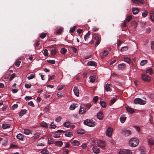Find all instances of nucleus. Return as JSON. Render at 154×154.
<instances>
[{
  "mask_svg": "<svg viewBox=\"0 0 154 154\" xmlns=\"http://www.w3.org/2000/svg\"><path fill=\"white\" fill-rule=\"evenodd\" d=\"M139 143V140L135 138L131 139L129 142V145L132 147H135L137 146Z\"/></svg>",
  "mask_w": 154,
  "mask_h": 154,
  "instance_id": "nucleus-1",
  "label": "nucleus"
},
{
  "mask_svg": "<svg viewBox=\"0 0 154 154\" xmlns=\"http://www.w3.org/2000/svg\"><path fill=\"white\" fill-rule=\"evenodd\" d=\"M83 123L84 125L89 127H94L96 125V123L92 120L87 119Z\"/></svg>",
  "mask_w": 154,
  "mask_h": 154,
  "instance_id": "nucleus-2",
  "label": "nucleus"
},
{
  "mask_svg": "<svg viewBox=\"0 0 154 154\" xmlns=\"http://www.w3.org/2000/svg\"><path fill=\"white\" fill-rule=\"evenodd\" d=\"M113 132V128L111 127H109L106 130V135L108 137H110L112 136Z\"/></svg>",
  "mask_w": 154,
  "mask_h": 154,
  "instance_id": "nucleus-3",
  "label": "nucleus"
},
{
  "mask_svg": "<svg viewBox=\"0 0 154 154\" xmlns=\"http://www.w3.org/2000/svg\"><path fill=\"white\" fill-rule=\"evenodd\" d=\"M134 103L135 104L144 105L146 103V101L140 98H137L134 100Z\"/></svg>",
  "mask_w": 154,
  "mask_h": 154,
  "instance_id": "nucleus-4",
  "label": "nucleus"
},
{
  "mask_svg": "<svg viewBox=\"0 0 154 154\" xmlns=\"http://www.w3.org/2000/svg\"><path fill=\"white\" fill-rule=\"evenodd\" d=\"M141 78L143 80L146 82L150 81L151 80V78L145 74H142L141 76Z\"/></svg>",
  "mask_w": 154,
  "mask_h": 154,
  "instance_id": "nucleus-5",
  "label": "nucleus"
},
{
  "mask_svg": "<svg viewBox=\"0 0 154 154\" xmlns=\"http://www.w3.org/2000/svg\"><path fill=\"white\" fill-rule=\"evenodd\" d=\"M121 133L125 136H128L131 134V132L129 130L125 129L121 131Z\"/></svg>",
  "mask_w": 154,
  "mask_h": 154,
  "instance_id": "nucleus-6",
  "label": "nucleus"
},
{
  "mask_svg": "<svg viewBox=\"0 0 154 154\" xmlns=\"http://www.w3.org/2000/svg\"><path fill=\"white\" fill-rule=\"evenodd\" d=\"M97 144L99 147L102 148L105 147L106 146L105 141L101 140H98Z\"/></svg>",
  "mask_w": 154,
  "mask_h": 154,
  "instance_id": "nucleus-7",
  "label": "nucleus"
},
{
  "mask_svg": "<svg viewBox=\"0 0 154 154\" xmlns=\"http://www.w3.org/2000/svg\"><path fill=\"white\" fill-rule=\"evenodd\" d=\"M105 90L107 91H112V86L109 84H107L104 86Z\"/></svg>",
  "mask_w": 154,
  "mask_h": 154,
  "instance_id": "nucleus-8",
  "label": "nucleus"
},
{
  "mask_svg": "<svg viewBox=\"0 0 154 154\" xmlns=\"http://www.w3.org/2000/svg\"><path fill=\"white\" fill-rule=\"evenodd\" d=\"M92 150L94 152L95 154H98L100 152V150L99 148L96 146L93 147Z\"/></svg>",
  "mask_w": 154,
  "mask_h": 154,
  "instance_id": "nucleus-9",
  "label": "nucleus"
},
{
  "mask_svg": "<svg viewBox=\"0 0 154 154\" xmlns=\"http://www.w3.org/2000/svg\"><path fill=\"white\" fill-rule=\"evenodd\" d=\"M86 110L83 105L81 106L79 110V113L81 115L83 114L86 111Z\"/></svg>",
  "mask_w": 154,
  "mask_h": 154,
  "instance_id": "nucleus-10",
  "label": "nucleus"
},
{
  "mask_svg": "<svg viewBox=\"0 0 154 154\" xmlns=\"http://www.w3.org/2000/svg\"><path fill=\"white\" fill-rule=\"evenodd\" d=\"M93 37L96 41V45L97 46L100 42V41L99 40V38L98 36L95 34H94Z\"/></svg>",
  "mask_w": 154,
  "mask_h": 154,
  "instance_id": "nucleus-11",
  "label": "nucleus"
},
{
  "mask_svg": "<svg viewBox=\"0 0 154 154\" xmlns=\"http://www.w3.org/2000/svg\"><path fill=\"white\" fill-rule=\"evenodd\" d=\"M73 91L75 95L78 97L79 95V90L77 87H75L73 89Z\"/></svg>",
  "mask_w": 154,
  "mask_h": 154,
  "instance_id": "nucleus-12",
  "label": "nucleus"
},
{
  "mask_svg": "<svg viewBox=\"0 0 154 154\" xmlns=\"http://www.w3.org/2000/svg\"><path fill=\"white\" fill-rule=\"evenodd\" d=\"M78 106V104L76 103H72L70 106L69 109L71 110H74Z\"/></svg>",
  "mask_w": 154,
  "mask_h": 154,
  "instance_id": "nucleus-13",
  "label": "nucleus"
},
{
  "mask_svg": "<svg viewBox=\"0 0 154 154\" xmlns=\"http://www.w3.org/2000/svg\"><path fill=\"white\" fill-rule=\"evenodd\" d=\"M87 65L88 66H96L97 65V63L94 61H89L87 63Z\"/></svg>",
  "mask_w": 154,
  "mask_h": 154,
  "instance_id": "nucleus-14",
  "label": "nucleus"
},
{
  "mask_svg": "<svg viewBox=\"0 0 154 154\" xmlns=\"http://www.w3.org/2000/svg\"><path fill=\"white\" fill-rule=\"evenodd\" d=\"M54 144L55 146L60 147L62 146L63 142L61 141H57L55 142Z\"/></svg>",
  "mask_w": 154,
  "mask_h": 154,
  "instance_id": "nucleus-15",
  "label": "nucleus"
},
{
  "mask_svg": "<svg viewBox=\"0 0 154 154\" xmlns=\"http://www.w3.org/2000/svg\"><path fill=\"white\" fill-rule=\"evenodd\" d=\"M126 66L125 63H122L118 65V68L119 70H122L124 69Z\"/></svg>",
  "mask_w": 154,
  "mask_h": 154,
  "instance_id": "nucleus-16",
  "label": "nucleus"
},
{
  "mask_svg": "<svg viewBox=\"0 0 154 154\" xmlns=\"http://www.w3.org/2000/svg\"><path fill=\"white\" fill-rule=\"evenodd\" d=\"M135 3L137 4H141L144 2L143 0H132Z\"/></svg>",
  "mask_w": 154,
  "mask_h": 154,
  "instance_id": "nucleus-17",
  "label": "nucleus"
},
{
  "mask_svg": "<svg viewBox=\"0 0 154 154\" xmlns=\"http://www.w3.org/2000/svg\"><path fill=\"white\" fill-rule=\"evenodd\" d=\"M100 103L103 107H106V104L105 102L101 100H100Z\"/></svg>",
  "mask_w": 154,
  "mask_h": 154,
  "instance_id": "nucleus-18",
  "label": "nucleus"
},
{
  "mask_svg": "<svg viewBox=\"0 0 154 154\" xmlns=\"http://www.w3.org/2000/svg\"><path fill=\"white\" fill-rule=\"evenodd\" d=\"M23 133L26 135H29L30 134H32V132L29 129H25L24 130Z\"/></svg>",
  "mask_w": 154,
  "mask_h": 154,
  "instance_id": "nucleus-19",
  "label": "nucleus"
},
{
  "mask_svg": "<svg viewBox=\"0 0 154 154\" xmlns=\"http://www.w3.org/2000/svg\"><path fill=\"white\" fill-rule=\"evenodd\" d=\"M71 143L73 146H78L80 144L79 142L77 140H74Z\"/></svg>",
  "mask_w": 154,
  "mask_h": 154,
  "instance_id": "nucleus-20",
  "label": "nucleus"
},
{
  "mask_svg": "<svg viewBox=\"0 0 154 154\" xmlns=\"http://www.w3.org/2000/svg\"><path fill=\"white\" fill-rule=\"evenodd\" d=\"M148 143L149 145H153L154 144V139L152 138H149L148 140Z\"/></svg>",
  "mask_w": 154,
  "mask_h": 154,
  "instance_id": "nucleus-21",
  "label": "nucleus"
},
{
  "mask_svg": "<svg viewBox=\"0 0 154 154\" xmlns=\"http://www.w3.org/2000/svg\"><path fill=\"white\" fill-rule=\"evenodd\" d=\"M126 109L127 112L130 114H132L134 112L133 109L128 106L126 107Z\"/></svg>",
  "mask_w": 154,
  "mask_h": 154,
  "instance_id": "nucleus-22",
  "label": "nucleus"
},
{
  "mask_svg": "<svg viewBox=\"0 0 154 154\" xmlns=\"http://www.w3.org/2000/svg\"><path fill=\"white\" fill-rule=\"evenodd\" d=\"M139 11V10L137 8H134L132 10L133 14L134 15L137 14Z\"/></svg>",
  "mask_w": 154,
  "mask_h": 154,
  "instance_id": "nucleus-23",
  "label": "nucleus"
},
{
  "mask_svg": "<svg viewBox=\"0 0 154 154\" xmlns=\"http://www.w3.org/2000/svg\"><path fill=\"white\" fill-rule=\"evenodd\" d=\"M126 119V117L124 116H121L120 118V121L122 123H124Z\"/></svg>",
  "mask_w": 154,
  "mask_h": 154,
  "instance_id": "nucleus-24",
  "label": "nucleus"
},
{
  "mask_svg": "<svg viewBox=\"0 0 154 154\" xmlns=\"http://www.w3.org/2000/svg\"><path fill=\"white\" fill-rule=\"evenodd\" d=\"M40 125L41 127L44 128H47L48 127V124L46 122L44 121L41 122L40 124Z\"/></svg>",
  "mask_w": 154,
  "mask_h": 154,
  "instance_id": "nucleus-25",
  "label": "nucleus"
},
{
  "mask_svg": "<svg viewBox=\"0 0 154 154\" xmlns=\"http://www.w3.org/2000/svg\"><path fill=\"white\" fill-rule=\"evenodd\" d=\"M71 123L69 122H66L63 124L64 126L66 128L70 127V125Z\"/></svg>",
  "mask_w": 154,
  "mask_h": 154,
  "instance_id": "nucleus-26",
  "label": "nucleus"
},
{
  "mask_svg": "<svg viewBox=\"0 0 154 154\" xmlns=\"http://www.w3.org/2000/svg\"><path fill=\"white\" fill-rule=\"evenodd\" d=\"M146 72L149 73L150 75L152 74V69L150 68H148L146 70Z\"/></svg>",
  "mask_w": 154,
  "mask_h": 154,
  "instance_id": "nucleus-27",
  "label": "nucleus"
},
{
  "mask_svg": "<svg viewBox=\"0 0 154 154\" xmlns=\"http://www.w3.org/2000/svg\"><path fill=\"white\" fill-rule=\"evenodd\" d=\"M131 25L133 28H135L137 26V23L135 21H133L131 23Z\"/></svg>",
  "mask_w": 154,
  "mask_h": 154,
  "instance_id": "nucleus-28",
  "label": "nucleus"
},
{
  "mask_svg": "<svg viewBox=\"0 0 154 154\" xmlns=\"http://www.w3.org/2000/svg\"><path fill=\"white\" fill-rule=\"evenodd\" d=\"M85 133V131L82 129H79L78 130L77 133L79 134H82Z\"/></svg>",
  "mask_w": 154,
  "mask_h": 154,
  "instance_id": "nucleus-29",
  "label": "nucleus"
},
{
  "mask_svg": "<svg viewBox=\"0 0 154 154\" xmlns=\"http://www.w3.org/2000/svg\"><path fill=\"white\" fill-rule=\"evenodd\" d=\"M17 139L21 140H23V136L22 134H18L17 136Z\"/></svg>",
  "mask_w": 154,
  "mask_h": 154,
  "instance_id": "nucleus-30",
  "label": "nucleus"
},
{
  "mask_svg": "<svg viewBox=\"0 0 154 154\" xmlns=\"http://www.w3.org/2000/svg\"><path fill=\"white\" fill-rule=\"evenodd\" d=\"M150 17L152 21L154 22V12L153 11H152L150 12Z\"/></svg>",
  "mask_w": 154,
  "mask_h": 154,
  "instance_id": "nucleus-31",
  "label": "nucleus"
},
{
  "mask_svg": "<svg viewBox=\"0 0 154 154\" xmlns=\"http://www.w3.org/2000/svg\"><path fill=\"white\" fill-rule=\"evenodd\" d=\"M124 61L129 64H130L131 63V60L130 58L127 57H124L123 58Z\"/></svg>",
  "mask_w": 154,
  "mask_h": 154,
  "instance_id": "nucleus-32",
  "label": "nucleus"
},
{
  "mask_svg": "<svg viewBox=\"0 0 154 154\" xmlns=\"http://www.w3.org/2000/svg\"><path fill=\"white\" fill-rule=\"evenodd\" d=\"M85 107L86 110H88L92 106V105L90 103H88L85 105H83Z\"/></svg>",
  "mask_w": 154,
  "mask_h": 154,
  "instance_id": "nucleus-33",
  "label": "nucleus"
},
{
  "mask_svg": "<svg viewBox=\"0 0 154 154\" xmlns=\"http://www.w3.org/2000/svg\"><path fill=\"white\" fill-rule=\"evenodd\" d=\"M41 152L43 154H48L49 153L48 151L46 149H43L41 151Z\"/></svg>",
  "mask_w": 154,
  "mask_h": 154,
  "instance_id": "nucleus-34",
  "label": "nucleus"
},
{
  "mask_svg": "<svg viewBox=\"0 0 154 154\" xmlns=\"http://www.w3.org/2000/svg\"><path fill=\"white\" fill-rule=\"evenodd\" d=\"M140 154H146V150L144 148H142L140 149Z\"/></svg>",
  "mask_w": 154,
  "mask_h": 154,
  "instance_id": "nucleus-35",
  "label": "nucleus"
},
{
  "mask_svg": "<svg viewBox=\"0 0 154 154\" xmlns=\"http://www.w3.org/2000/svg\"><path fill=\"white\" fill-rule=\"evenodd\" d=\"M147 60H143L141 61L140 65L141 66H143L146 64L147 63Z\"/></svg>",
  "mask_w": 154,
  "mask_h": 154,
  "instance_id": "nucleus-36",
  "label": "nucleus"
},
{
  "mask_svg": "<svg viewBox=\"0 0 154 154\" xmlns=\"http://www.w3.org/2000/svg\"><path fill=\"white\" fill-rule=\"evenodd\" d=\"M39 137V134L38 133H36L34 134L33 137L34 139H37Z\"/></svg>",
  "mask_w": 154,
  "mask_h": 154,
  "instance_id": "nucleus-37",
  "label": "nucleus"
},
{
  "mask_svg": "<svg viewBox=\"0 0 154 154\" xmlns=\"http://www.w3.org/2000/svg\"><path fill=\"white\" fill-rule=\"evenodd\" d=\"M10 125L7 124H3L2 125V128L4 129H6L9 128Z\"/></svg>",
  "mask_w": 154,
  "mask_h": 154,
  "instance_id": "nucleus-38",
  "label": "nucleus"
},
{
  "mask_svg": "<svg viewBox=\"0 0 154 154\" xmlns=\"http://www.w3.org/2000/svg\"><path fill=\"white\" fill-rule=\"evenodd\" d=\"M26 109H23L20 112L19 116H22L26 114Z\"/></svg>",
  "mask_w": 154,
  "mask_h": 154,
  "instance_id": "nucleus-39",
  "label": "nucleus"
},
{
  "mask_svg": "<svg viewBox=\"0 0 154 154\" xmlns=\"http://www.w3.org/2000/svg\"><path fill=\"white\" fill-rule=\"evenodd\" d=\"M90 81L91 82H94L95 79V77L94 76H91L90 78Z\"/></svg>",
  "mask_w": 154,
  "mask_h": 154,
  "instance_id": "nucleus-40",
  "label": "nucleus"
},
{
  "mask_svg": "<svg viewBox=\"0 0 154 154\" xmlns=\"http://www.w3.org/2000/svg\"><path fill=\"white\" fill-rule=\"evenodd\" d=\"M65 135L66 137H71L72 136V134L71 132H69L65 134Z\"/></svg>",
  "mask_w": 154,
  "mask_h": 154,
  "instance_id": "nucleus-41",
  "label": "nucleus"
},
{
  "mask_svg": "<svg viewBox=\"0 0 154 154\" xmlns=\"http://www.w3.org/2000/svg\"><path fill=\"white\" fill-rule=\"evenodd\" d=\"M132 19V16L131 15L128 16L126 17L125 21L126 20L127 21L129 22Z\"/></svg>",
  "mask_w": 154,
  "mask_h": 154,
  "instance_id": "nucleus-42",
  "label": "nucleus"
},
{
  "mask_svg": "<svg viewBox=\"0 0 154 154\" xmlns=\"http://www.w3.org/2000/svg\"><path fill=\"white\" fill-rule=\"evenodd\" d=\"M35 77V74H31L30 75V76L27 77V78L29 80H31L34 78Z\"/></svg>",
  "mask_w": 154,
  "mask_h": 154,
  "instance_id": "nucleus-43",
  "label": "nucleus"
},
{
  "mask_svg": "<svg viewBox=\"0 0 154 154\" xmlns=\"http://www.w3.org/2000/svg\"><path fill=\"white\" fill-rule=\"evenodd\" d=\"M53 122H51L49 128H51L54 129L56 127V126L53 124Z\"/></svg>",
  "mask_w": 154,
  "mask_h": 154,
  "instance_id": "nucleus-44",
  "label": "nucleus"
},
{
  "mask_svg": "<svg viewBox=\"0 0 154 154\" xmlns=\"http://www.w3.org/2000/svg\"><path fill=\"white\" fill-rule=\"evenodd\" d=\"M90 35V34L89 32L87 33L86 35L84 36V39L85 41H86L88 40Z\"/></svg>",
  "mask_w": 154,
  "mask_h": 154,
  "instance_id": "nucleus-45",
  "label": "nucleus"
},
{
  "mask_svg": "<svg viewBox=\"0 0 154 154\" xmlns=\"http://www.w3.org/2000/svg\"><path fill=\"white\" fill-rule=\"evenodd\" d=\"M125 154H132V153L131 150L129 149L125 150Z\"/></svg>",
  "mask_w": 154,
  "mask_h": 154,
  "instance_id": "nucleus-46",
  "label": "nucleus"
},
{
  "mask_svg": "<svg viewBox=\"0 0 154 154\" xmlns=\"http://www.w3.org/2000/svg\"><path fill=\"white\" fill-rule=\"evenodd\" d=\"M66 51V49L65 48H63L60 50V52L62 54H65Z\"/></svg>",
  "mask_w": 154,
  "mask_h": 154,
  "instance_id": "nucleus-47",
  "label": "nucleus"
},
{
  "mask_svg": "<svg viewBox=\"0 0 154 154\" xmlns=\"http://www.w3.org/2000/svg\"><path fill=\"white\" fill-rule=\"evenodd\" d=\"M21 61L18 60H17L15 62V65L17 67H18Z\"/></svg>",
  "mask_w": 154,
  "mask_h": 154,
  "instance_id": "nucleus-48",
  "label": "nucleus"
},
{
  "mask_svg": "<svg viewBox=\"0 0 154 154\" xmlns=\"http://www.w3.org/2000/svg\"><path fill=\"white\" fill-rule=\"evenodd\" d=\"M63 154H67L69 152V150L68 149L63 148Z\"/></svg>",
  "mask_w": 154,
  "mask_h": 154,
  "instance_id": "nucleus-49",
  "label": "nucleus"
},
{
  "mask_svg": "<svg viewBox=\"0 0 154 154\" xmlns=\"http://www.w3.org/2000/svg\"><path fill=\"white\" fill-rule=\"evenodd\" d=\"M108 53H109V52H108V50H105L104 51L103 53V56H106L107 55V54H108Z\"/></svg>",
  "mask_w": 154,
  "mask_h": 154,
  "instance_id": "nucleus-50",
  "label": "nucleus"
},
{
  "mask_svg": "<svg viewBox=\"0 0 154 154\" xmlns=\"http://www.w3.org/2000/svg\"><path fill=\"white\" fill-rule=\"evenodd\" d=\"M128 47L124 46V47H122L121 48V50L122 51H126L128 50Z\"/></svg>",
  "mask_w": 154,
  "mask_h": 154,
  "instance_id": "nucleus-51",
  "label": "nucleus"
},
{
  "mask_svg": "<svg viewBox=\"0 0 154 154\" xmlns=\"http://www.w3.org/2000/svg\"><path fill=\"white\" fill-rule=\"evenodd\" d=\"M60 134H54L53 135V137L55 138H59L60 137Z\"/></svg>",
  "mask_w": 154,
  "mask_h": 154,
  "instance_id": "nucleus-52",
  "label": "nucleus"
},
{
  "mask_svg": "<svg viewBox=\"0 0 154 154\" xmlns=\"http://www.w3.org/2000/svg\"><path fill=\"white\" fill-rule=\"evenodd\" d=\"M8 143V139H6L2 143V144L3 146H5Z\"/></svg>",
  "mask_w": 154,
  "mask_h": 154,
  "instance_id": "nucleus-53",
  "label": "nucleus"
},
{
  "mask_svg": "<svg viewBox=\"0 0 154 154\" xmlns=\"http://www.w3.org/2000/svg\"><path fill=\"white\" fill-rule=\"evenodd\" d=\"M76 26H73L72 28H70L69 30V31L71 32H73L75 29Z\"/></svg>",
  "mask_w": 154,
  "mask_h": 154,
  "instance_id": "nucleus-54",
  "label": "nucleus"
},
{
  "mask_svg": "<svg viewBox=\"0 0 154 154\" xmlns=\"http://www.w3.org/2000/svg\"><path fill=\"white\" fill-rule=\"evenodd\" d=\"M70 47L72 49V51L73 52H74L75 53L76 52L77 49L76 48L72 46H71Z\"/></svg>",
  "mask_w": 154,
  "mask_h": 154,
  "instance_id": "nucleus-55",
  "label": "nucleus"
},
{
  "mask_svg": "<svg viewBox=\"0 0 154 154\" xmlns=\"http://www.w3.org/2000/svg\"><path fill=\"white\" fill-rule=\"evenodd\" d=\"M46 36V33H42L40 35V37L42 38V39L44 38H45Z\"/></svg>",
  "mask_w": 154,
  "mask_h": 154,
  "instance_id": "nucleus-56",
  "label": "nucleus"
},
{
  "mask_svg": "<svg viewBox=\"0 0 154 154\" xmlns=\"http://www.w3.org/2000/svg\"><path fill=\"white\" fill-rule=\"evenodd\" d=\"M148 14V12L146 11L143 12L142 14V16L144 17H146Z\"/></svg>",
  "mask_w": 154,
  "mask_h": 154,
  "instance_id": "nucleus-57",
  "label": "nucleus"
},
{
  "mask_svg": "<svg viewBox=\"0 0 154 154\" xmlns=\"http://www.w3.org/2000/svg\"><path fill=\"white\" fill-rule=\"evenodd\" d=\"M28 105L29 106H31L32 107H34L35 106L34 104L33 103V102L32 101H31L28 102Z\"/></svg>",
  "mask_w": 154,
  "mask_h": 154,
  "instance_id": "nucleus-58",
  "label": "nucleus"
},
{
  "mask_svg": "<svg viewBox=\"0 0 154 154\" xmlns=\"http://www.w3.org/2000/svg\"><path fill=\"white\" fill-rule=\"evenodd\" d=\"M47 61L48 62L52 64H54L55 63V61L53 60H47Z\"/></svg>",
  "mask_w": 154,
  "mask_h": 154,
  "instance_id": "nucleus-59",
  "label": "nucleus"
},
{
  "mask_svg": "<svg viewBox=\"0 0 154 154\" xmlns=\"http://www.w3.org/2000/svg\"><path fill=\"white\" fill-rule=\"evenodd\" d=\"M93 101L95 103L98 100V97L97 96H96L94 97L93 99Z\"/></svg>",
  "mask_w": 154,
  "mask_h": 154,
  "instance_id": "nucleus-60",
  "label": "nucleus"
},
{
  "mask_svg": "<svg viewBox=\"0 0 154 154\" xmlns=\"http://www.w3.org/2000/svg\"><path fill=\"white\" fill-rule=\"evenodd\" d=\"M56 51L55 49H53L51 51V54L52 55H54L56 54Z\"/></svg>",
  "mask_w": 154,
  "mask_h": 154,
  "instance_id": "nucleus-61",
  "label": "nucleus"
},
{
  "mask_svg": "<svg viewBox=\"0 0 154 154\" xmlns=\"http://www.w3.org/2000/svg\"><path fill=\"white\" fill-rule=\"evenodd\" d=\"M25 86L26 88H31V85L30 84H25Z\"/></svg>",
  "mask_w": 154,
  "mask_h": 154,
  "instance_id": "nucleus-62",
  "label": "nucleus"
},
{
  "mask_svg": "<svg viewBox=\"0 0 154 154\" xmlns=\"http://www.w3.org/2000/svg\"><path fill=\"white\" fill-rule=\"evenodd\" d=\"M116 100V98L114 97L110 100V102L111 103L113 104L114 103Z\"/></svg>",
  "mask_w": 154,
  "mask_h": 154,
  "instance_id": "nucleus-63",
  "label": "nucleus"
},
{
  "mask_svg": "<svg viewBox=\"0 0 154 154\" xmlns=\"http://www.w3.org/2000/svg\"><path fill=\"white\" fill-rule=\"evenodd\" d=\"M151 48L152 50L154 49V41H152L151 44Z\"/></svg>",
  "mask_w": 154,
  "mask_h": 154,
  "instance_id": "nucleus-64",
  "label": "nucleus"
}]
</instances>
